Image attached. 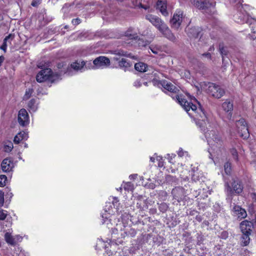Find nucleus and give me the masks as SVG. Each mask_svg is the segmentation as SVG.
Listing matches in <instances>:
<instances>
[{"label": "nucleus", "instance_id": "nucleus-1", "mask_svg": "<svg viewBox=\"0 0 256 256\" xmlns=\"http://www.w3.org/2000/svg\"><path fill=\"white\" fill-rule=\"evenodd\" d=\"M120 204L116 197H112V202H106L101 214L102 224L110 229L112 236L114 238H124L126 236H134L136 230L130 226V216L126 212L119 210Z\"/></svg>", "mask_w": 256, "mask_h": 256}, {"label": "nucleus", "instance_id": "nucleus-2", "mask_svg": "<svg viewBox=\"0 0 256 256\" xmlns=\"http://www.w3.org/2000/svg\"><path fill=\"white\" fill-rule=\"evenodd\" d=\"M189 116L193 119L196 126L204 132L205 137L209 146L208 152L210 158L216 164L219 158H221L224 152V142L222 137L215 130H210L204 132V127L206 124L207 116L206 113H188Z\"/></svg>", "mask_w": 256, "mask_h": 256}, {"label": "nucleus", "instance_id": "nucleus-3", "mask_svg": "<svg viewBox=\"0 0 256 256\" xmlns=\"http://www.w3.org/2000/svg\"><path fill=\"white\" fill-rule=\"evenodd\" d=\"M157 85L158 87H162L165 90L170 92L172 94L171 96L172 98L175 100L186 111L188 112L190 110L195 111L198 108L202 111L200 104L194 97L191 98L190 102L186 100L183 96L177 94L179 92L178 88L171 82L164 80L158 82Z\"/></svg>", "mask_w": 256, "mask_h": 256}, {"label": "nucleus", "instance_id": "nucleus-4", "mask_svg": "<svg viewBox=\"0 0 256 256\" xmlns=\"http://www.w3.org/2000/svg\"><path fill=\"white\" fill-rule=\"evenodd\" d=\"M146 18L168 40L176 42L177 38L172 32L166 24L157 16L152 14L146 15Z\"/></svg>", "mask_w": 256, "mask_h": 256}, {"label": "nucleus", "instance_id": "nucleus-5", "mask_svg": "<svg viewBox=\"0 0 256 256\" xmlns=\"http://www.w3.org/2000/svg\"><path fill=\"white\" fill-rule=\"evenodd\" d=\"M222 176L224 182V191L227 196L226 200L232 204V196L241 194L244 187L242 182L238 178H232V182H229L224 174H222Z\"/></svg>", "mask_w": 256, "mask_h": 256}, {"label": "nucleus", "instance_id": "nucleus-6", "mask_svg": "<svg viewBox=\"0 0 256 256\" xmlns=\"http://www.w3.org/2000/svg\"><path fill=\"white\" fill-rule=\"evenodd\" d=\"M233 1L234 2L236 3L234 6V20L235 22L240 24L246 23L248 20L251 18L248 13L249 6L248 5H242L241 3V0H233Z\"/></svg>", "mask_w": 256, "mask_h": 256}, {"label": "nucleus", "instance_id": "nucleus-7", "mask_svg": "<svg viewBox=\"0 0 256 256\" xmlns=\"http://www.w3.org/2000/svg\"><path fill=\"white\" fill-rule=\"evenodd\" d=\"M66 73V72L64 70H61L60 72L54 74L50 68H46L42 70L38 74L36 80L38 82L46 80L53 82L60 78L62 74Z\"/></svg>", "mask_w": 256, "mask_h": 256}, {"label": "nucleus", "instance_id": "nucleus-8", "mask_svg": "<svg viewBox=\"0 0 256 256\" xmlns=\"http://www.w3.org/2000/svg\"><path fill=\"white\" fill-rule=\"evenodd\" d=\"M192 4L198 9L208 14L214 13L216 2L212 0H190Z\"/></svg>", "mask_w": 256, "mask_h": 256}, {"label": "nucleus", "instance_id": "nucleus-9", "mask_svg": "<svg viewBox=\"0 0 256 256\" xmlns=\"http://www.w3.org/2000/svg\"><path fill=\"white\" fill-rule=\"evenodd\" d=\"M236 126L240 136L244 139L248 138L250 134L248 124L244 118L236 121Z\"/></svg>", "mask_w": 256, "mask_h": 256}, {"label": "nucleus", "instance_id": "nucleus-10", "mask_svg": "<svg viewBox=\"0 0 256 256\" xmlns=\"http://www.w3.org/2000/svg\"><path fill=\"white\" fill-rule=\"evenodd\" d=\"M208 92L214 98H220L222 97L224 93V90L220 86L213 83L208 84Z\"/></svg>", "mask_w": 256, "mask_h": 256}, {"label": "nucleus", "instance_id": "nucleus-11", "mask_svg": "<svg viewBox=\"0 0 256 256\" xmlns=\"http://www.w3.org/2000/svg\"><path fill=\"white\" fill-rule=\"evenodd\" d=\"M183 18V12L180 10H176L170 20L171 27L174 30H178L181 25Z\"/></svg>", "mask_w": 256, "mask_h": 256}, {"label": "nucleus", "instance_id": "nucleus-12", "mask_svg": "<svg viewBox=\"0 0 256 256\" xmlns=\"http://www.w3.org/2000/svg\"><path fill=\"white\" fill-rule=\"evenodd\" d=\"M93 64L94 68H104L110 65V60L106 56H100L94 60Z\"/></svg>", "mask_w": 256, "mask_h": 256}, {"label": "nucleus", "instance_id": "nucleus-13", "mask_svg": "<svg viewBox=\"0 0 256 256\" xmlns=\"http://www.w3.org/2000/svg\"><path fill=\"white\" fill-rule=\"evenodd\" d=\"M172 193L174 198L178 202L184 199L186 194L184 190L180 187L175 188L172 190Z\"/></svg>", "mask_w": 256, "mask_h": 256}, {"label": "nucleus", "instance_id": "nucleus-14", "mask_svg": "<svg viewBox=\"0 0 256 256\" xmlns=\"http://www.w3.org/2000/svg\"><path fill=\"white\" fill-rule=\"evenodd\" d=\"M6 220V227H10L12 224V218L6 210L0 208V220Z\"/></svg>", "mask_w": 256, "mask_h": 256}, {"label": "nucleus", "instance_id": "nucleus-15", "mask_svg": "<svg viewBox=\"0 0 256 256\" xmlns=\"http://www.w3.org/2000/svg\"><path fill=\"white\" fill-rule=\"evenodd\" d=\"M250 28L251 33L248 34V38L250 40H254L256 38V20L250 18L246 21Z\"/></svg>", "mask_w": 256, "mask_h": 256}, {"label": "nucleus", "instance_id": "nucleus-16", "mask_svg": "<svg viewBox=\"0 0 256 256\" xmlns=\"http://www.w3.org/2000/svg\"><path fill=\"white\" fill-rule=\"evenodd\" d=\"M252 226V222L245 220L240 223V228L242 234H250Z\"/></svg>", "mask_w": 256, "mask_h": 256}, {"label": "nucleus", "instance_id": "nucleus-17", "mask_svg": "<svg viewBox=\"0 0 256 256\" xmlns=\"http://www.w3.org/2000/svg\"><path fill=\"white\" fill-rule=\"evenodd\" d=\"M232 211L234 215L236 216L240 219L244 218L247 216L246 210L239 206H234L232 208Z\"/></svg>", "mask_w": 256, "mask_h": 256}, {"label": "nucleus", "instance_id": "nucleus-18", "mask_svg": "<svg viewBox=\"0 0 256 256\" xmlns=\"http://www.w3.org/2000/svg\"><path fill=\"white\" fill-rule=\"evenodd\" d=\"M156 8L164 16H167L168 12L166 10L167 4L166 0H158L156 2Z\"/></svg>", "mask_w": 256, "mask_h": 256}, {"label": "nucleus", "instance_id": "nucleus-19", "mask_svg": "<svg viewBox=\"0 0 256 256\" xmlns=\"http://www.w3.org/2000/svg\"><path fill=\"white\" fill-rule=\"evenodd\" d=\"M18 122L22 126H25L30 123V117L28 113H18Z\"/></svg>", "mask_w": 256, "mask_h": 256}, {"label": "nucleus", "instance_id": "nucleus-20", "mask_svg": "<svg viewBox=\"0 0 256 256\" xmlns=\"http://www.w3.org/2000/svg\"><path fill=\"white\" fill-rule=\"evenodd\" d=\"M192 180L193 182H204L202 174L201 172L198 171V169L195 170L194 168H192L191 171Z\"/></svg>", "mask_w": 256, "mask_h": 256}, {"label": "nucleus", "instance_id": "nucleus-21", "mask_svg": "<svg viewBox=\"0 0 256 256\" xmlns=\"http://www.w3.org/2000/svg\"><path fill=\"white\" fill-rule=\"evenodd\" d=\"M186 31L190 37L198 38L199 35L200 34V31L199 28L194 27L190 28L188 26L186 28Z\"/></svg>", "mask_w": 256, "mask_h": 256}, {"label": "nucleus", "instance_id": "nucleus-22", "mask_svg": "<svg viewBox=\"0 0 256 256\" xmlns=\"http://www.w3.org/2000/svg\"><path fill=\"white\" fill-rule=\"evenodd\" d=\"M14 167V163L9 158H5L2 162V168L4 172L10 171Z\"/></svg>", "mask_w": 256, "mask_h": 256}, {"label": "nucleus", "instance_id": "nucleus-23", "mask_svg": "<svg viewBox=\"0 0 256 256\" xmlns=\"http://www.w3.org/2000/svg\"><path fill=\"white\" fill-rule=\"evenodd\" d=\"M28 138L27 132L24 131L20 132L14 136V142L15 144H18L22 140H26Z\"/></svg>", "mask_w": 256, "mask_h": 256}, {"label": "nucleus", "instance_id": "nucleus-24", "mask_svg": "<svg viewBox=\"0 0 256 256\" xmlns=\"http://www.w3.org/2000/svg\"><path fill=\"white\" fill-rule=\"evenodd\" d=\"M12 230H8V232H6L4 236V240L6 242L12 246L15 245V240L14 239V236H12Z\"/></svg>", "mask_w": 256, "mask_h": 256}, {"label": "nucleus", "instance_id": "nucleus-25", "mask_svg": "<svg viewBox=\"0 0 256 256\" xmlns=\"http://www.w3.org/2000/svg\"><path fill=\"white\" fill-rule=\"evenodd\" d=\"M222 108L225 112H231L234 108L233 102L230 100H226L222 104Z\"/></svg>", "mask_w": 256, "mask_h": 256}, {"label": "nucleus", "instance_id": "nucleus-26", "mask_svg": "<svg viewBox=\"0 0 256 256\" xmlns=\"http://www.w3.org/2000/svg\"><path fill=\"white\" fill-rule=\"evenodd\" d=\"M85 64V62L83 60H76L71 64L70 67L76 71L80 70L82 72L84 69Z\"/></svg>", "mask_w": 256, "mask_h": 256}, {"label": "nucleus", "instance_id": "nucleus-27", "mask_svg": "<svg viewBox=\"0 0 256 256\" xmlns=\"http://www.w3.org/2000/svg\"><path fill=\"white\" fill-rule=\"evenodd\" d=\"M110 246L112 247V245L110 244L108 242H105L101 238H98L96 242V248L97 250H101L102 248H104L106 250Z\"/></svg>", "mask_w": 256, "mask_h": 256}, {"label": "nucleus", "instance_id": "nucleus-28", "mask_svg": "<svg viewBox=\"0 0 256 256\" xmlns=\"http://www.w3.org/2000/svg\"><path fill=\"white\" fill-rule=\"evenodd\" d=\"M138 30L134 28H130L125 33L126 36L130 39H135L138 38Z\"/></svg>", "mask_w": 256, "mask_h": 256}, {"label": "nucleus", "instance_id": "nucleus-29", "mask_svg": "<svg viewBox=\"0 0 256 256\" xmlns=\"http://www.w3.org/2000/svg\"><path fill=\"white\" fill-rule=\"evenodd\" d=\"M155 160L158 162V167L162 168L164 166V160L162 156H158L157 154H154L153 156L150 158V160L152 162H154Z\"/></svg>", "mask_w": 256, "mask_h": 256}, {"label": "nucleus", "instance_id": "nucleus-30", "mask_svg": "<svg viewBox=\"0 0 256 256\" xmlns=\"http://www.w3.org/2000/svg\"><path fill=\"white\" fill-rule=\"evenodd\" d=\"M135 69L140 72H146L148 70V66L143 62H138L134 64Z\"/></svg>", "mask_w": 256, "mask_h": 256}, {"label": "nucleus", "instance_id": "nucleus-31", "mask_svg": "<svg viewBox=\"0 0 256 256\" xmlns=\"http://www.w3.org/2000/svg\"><path fill=\"white\" fill-rule=\"evenodd\" d=\"M28 107L29 108V110L35 112L38 110V102L37 100L35 99L31 100L28 104Z\"/></svg>", "mask_w": 256, "mask_h": 256}, {"label": "nucleus", "instance_id": "nucleus-32", "mask_svg": "<svg viewBox=\"0 0 256 256\" xmlns=\"http://www.w3.org/2000/svg\"><path fill=\"white\" fill-rule=\"evenodd\" d=\"M13 148V144L11 141L6 140L4 142V148L6 152H11Z\"/></svg>", "mask_w": 256, "mask_h": 256}, {"label": "nucleus", "instance_id": "nucleus-33", "mask_svg": "<svg viewBox=\"0 0 256 256\" xmlns=\"http://www.w3.org/2000/svg\"><path fill=\"white\" fill-rule=\"evenodd\" d=\"M14 253L18 256H29V254L28 252H25L20 247H17L15 248Z\"/></svg>", "mask_w": 256, "mask_h": 256}, {"label": "nucleus", "instance_id": "nucleus-34", "mask_svg": "<svg viewBox=\"0 0 256 256\" xmlns=\"http://www.w3.org/2000/svg\"><path fill=\"white\" fill-rule=\"evenodd\" d=\"M250 234H242V243L243 244V245L244 246H247L250 242Z\"/></svg>", "mask_w": 256, "mask_h": 256}, {"label": "nucleus", "instance_id": "nucleus-35", "mask_svg": "<svg viewBox=\"0 0 256 256\" xmlns=\"http://www.w3.org/2000/svg\"><path fill=\"white\" fill-rule=\"evenodd\" d=\"M12 36V35L11 34H10L8 36H6L2 44L0 47V48L2 50H4V52H6L7 42L9 40L10 38Z\"/></svg>", "mask_w": 256, "mask_h": 256}, {"label": "nucleus", "instance_id": "nucleus-36", "mask_svg": "<svg viewBox=\"0 0 256 256\" xmlns=\"http://www.w3.org/2000/svg\"><path fill=\"white\" fill-rule=\"evenodd\" d=\"M119 66L121 68H128L130 66L131 64L129 62H128L125 58H122L119 62Z\"/></svg>", "mask_w": 256, "mask_h": 256}, {"label": "nucleus", "instance_id": "nucleus-37", "mask_svg": "<svg viewBox=\"0 0 256 256\" xmlns=\"http://www.w3.org/2000/svg\"><path fill=\"white\" fill-rule=\"evenodd\" d=\"M224 170L226 174L229 176L231 174L232 167L231 164L229 162H226L224 165Z\"/></svg>", "mask_w": 256, "mask_h": 256}, {"label": "nucleus", "instance_id": "nucleus-38", "mask_svg": "<svg viewBox=\"0 0 256 256\" xmlns=\"http://www.w3.org/2000/svg\"><path fill=\"white\" fill-rule=\"evenodd\" d=\"M230 153L232 156V158L234 160H235L236 162H238V155L237 150L236 148H232L230 150Z\"/></svg>", "mask_w": 256, "mask_h": 256}, {"label": "nucleus", "instance_id": "nucleus-39", "mask_svg": "<svg viewBox=\"0 0 256 256\" xmlns=\"http://www.w3.org/2000/svg\"><path fill=\"white\" fill-rule=\"evenodd\" d=\"M136 43L138 46L141 48L146 46L148 45L149 44V42L144 40L143 38H138L136 41Z\"/></svg>", "mask_w": 256, "mask_h": 256}, {"label": "nucleus", "instance_id": "nucleus-40", "mask_svg": "<svg viewBox=\"0 0 256 256\" xmlns=\"http://www.w3.org/2000/svg\"><path fill=\"white\" fill-rule=\"evenodd\" d=\"M120 253V251L113 252L111 250L108 251V250H106L104 256H122Z\"/></svg>", "mask_w": 256, "mask_h": 256}, {"label": "nucleus", "instance_id": "nucleus-41", "mask_svg": "<svg viewBox=\"0 0 256 256\" xmlns=\"http://www.w3.org/2000/svg\"><path fill=\"white\" fill-rule=\"evenodd\" d=\"M124 188L126 190L132 191L134 189V184L130 182H127L124 184Z\"/></svg>", "mask_w": 256, "mask_h": 256}, {"label": "nucleus", "instance_id": "nucleus-42", "mask_svg": "<svg viewBox=\"0 0 256 256\" xmlns=\"http://www.w3.org/2000/svg\"><path fill=\"white\" fill-rule=\"evenodd\" d=\"M115 54L120 56H124L126 57L131 58V54L128 53L123 50H118L115 52Z\"/></svg>", "mask_w": 256, "mask_h": 256}, {"label": "nucleus", "instance_id": "nucleus-43", "mask_svg": "<svg viewBox=\"0 0 256 256\" xmlns=\"http://www.w3.org/2000/svg\"><path fill=\"white\" fill-rule=\"evenodd\" d=\"M33 90L32 88H28L26 90L25 94L24 96V100H26L28 99L32 96L33 92Z\"/></svg>", "mask_w": 256, "mask_h": 256}, {"label": "nucleus", "instance_id": "nucleus-44", "mask_svg": "<svg viewBox=\"0 0 256 256\" xmlns=\"http://www.w3.org/2000/svg\"><path fill=\"white\" fill-rule=\"evenodd\" d=\"M220 51L222 57V60H224V56L227 55L228 51L226 48L224 47L222 45H220Z\"/></svg>", "mask_w": 256, "mask_h": 256}, {"label": "nucleus", "instance_id": "nucleus-45", "mask_svg": "<svg viewBox=\"0 0 256 256\" xmlns=\"http://www.w3.org/2000/svg\"><path fill=\"white\" fill-rule=\"evenodd\" d=\"M168 208V205L166 203L164 202L160 204L158 206L159 210L162 212H166Z\"/></svg>", "mask_w": 256, "mask_h": 256}, {"label": "nucleus", "instance_id": "nucleus-46", "mask_svg": "<svg viewBox=\"0 0 256 256\" xmlns=\"http://www.w3.org/2000/svg\"><path fill=\"white\" fill-rule=\"evenodd\" d=\"M7 178L5 175H0V186H4L6 184Z\"/></svg>", "mask_w": 256, "mask_h": 256}, {"label": "nucleus", "instance_id": "nucleus-47", "mask_svg": "<svg viewBox=\"0 0 256 256\" xmlns=\"http://www.w3.org/2000/svg\"><path fill=\"white\" fill-rule=\"evenodd\" d=\"M7 192H6L5 194L6 201L7 200H10V199L12 197L13 194L12 192H10V190L7 188Z\"/></svg>", "mask_w": 256, "mask_h": 256}, {"label": "nucleus", "instance_id": "nucleus-48", "mask_svg": "<svg viewBox=\"0 0 256 256\" xmlns=\"http://www.w3.org/2000/svg\"><path fill=\"white\" fill-rule=\"evenodd\" d=\"M150 48L152 52L154 54H158L160 51V47H155L151 46Z\"/></svg>", "mask_w": 256, "mask_h": 256}, {"label": "nucleus", "instance_id": "nucleus-49", "mask_svg": "<svg viewBox=\"0 0 256 256\" xmlns=\"http://www.w3.org/2000/svg\"><path fill=\"white\" fill-rule=\"evenodd\" d=\"M14 239L15 240V244H16L17 242H20L22 240V237L19 234H16L14 236Z\"/></svg>", "mask_w": 256, "mask_h": 256}, {"label": "nucleus", "instance_id": "nucleus-50", "mask_svg": "<svg viewBox=\"0 0 256 256\" xmlns=\"http://www.w3.org/2000/svg\"><path fill=\"white\" fill-rule=\"evenodd\" d=\"M4 203V192L0 190V206H3Z\"/></svg>", "mask_w": 256, "mask_h": 256}, {"label": "nucleus", "instance_id": "nucleus-51", "mask_svg": "<svg viewBox=\"0 0 256 256\" xmlns=\"http://www.w3.org/2000/svg\"><path fill=\"white\" fill-rule=\"evenodd\" d=\"M167 156V158L168 160V162H170V163H172V160L173 158H174L176 156L175 154H167L166 155Z\"/></svg>", "mask_w": 256, "mask_h": 256}, {"label": "nucleus", "instance_id": "nucleus-52", "mask_svg": "<svg viewBox=\"0 0 256 256\" xmlns=\"http://www.w3.org/2000/svg\"><path fill=\"white\" fill-rule=\"evenodd\" d=\"M40 3V0H33L31 4L34 7L38 6Z\"/></svg>", "mask_w": 256, "mask_h": 256}, {"label": "nucleus", "instance_id": "nucleus-53", "mask_svg": "<svg viewBox=\"0 0 256 256\" xmlns=\"http://www.w3.org/2000/svg\"><path fill=\"white\" fill-rule=\"evenodd\" d=\"M80 22H81V20L78 18L73 19L72 20V23L74 25H78V24H80Z\"/></svg>", "mask_w": 256, "mask_h": 256}, {"label": "nucleus", "instance_id": "nucleus-54", "mask_svg": "<svg viewBox=\"0 0 256 256\" xmlns=\"http://www.w3.org/2000/svg\"><path fill=\"white\" fill-rule=\"evenodd\" d=\"M134 86L136 88H139L142 86V82L140 80H136L134 84Z\"/></svg>", "mask_w": 256, "mask_h": 256}, {"label": "nucleus", "instance_id": "nucleus-55", "mask_svg": "<svg viewBox=\"0 0 256 256\" xmlns=\"http://www.w3.org/2000/svg\"><path fill=\"white\" fill-rule=\"evenodd\" d=\"M184 154H186V152H184L182 148H180L178 152V156L182 157L184 155Z\"/></svg>", "mask_w": 256, "mask_h": 256}, {"label": "nucleus", "instance_id": "nucleus-56", "mask_svg": "<svg viewBox=\"0 0 256 256\" xmlns=\"http://www.w3.org/2000/svg\"><path fill=\"white\" fill-rule=\"evenodd\" d=\"M250 197L252 198L253 202H256V193H252L250 194Z\"/></svg>", "mask_w": 256, "mask_h": 256}, {"label": "nucleus", "instance_id": "nucleus-57", "mask_svg": "<svg viewBox=\"0 0 256 256\" xmlns=\"http://www.w3.org/2000/svg\"><path fill=\"white\" fill-rule=\"evenodd\" d=\"M137 174H130V176H129V178L130 179V180H132V179H136V178L137 177Z\"/></svg>", "mask_w": 256, "mask_h": 256}, {"label": "nucleus", "instance_id": "nucleus-58", "mask_svg": "<svg viewBox=\"0 0 256 256\" xmlns=\"http://www.w3.org/2000/svg\"><path fill=\"white\" fill-rule=\"evenodd\" d=\"M202 56L208 58H211V56H210V52L204 54H202Z\"/></svg>", "mask_w": 256, "mask_h": 256}, {"label": "nucleus", "instance_id": "nucleus-59", "mask_svg": "<svg viewBox=\"0 0 256 256\" xmlns=\"http://www.w3.org/2000/svg\"><path fill=\"white\" fill-rule=\"evenodd\" d=\"M251 164L256 169V157L255 160L251 162Z\"/></svg>", "mask_w": 256, "mask_h": 256}, {"label": "nucleus", "instance_id": "nucleus-60", "mask_svg": "<svg viewBox=\"0 0 256 256\" xmlns=\"http://www.w3.org/2000/svg\"><path fill=\"white\" fill-rule=\"evenodd\" d=\"M4 60V57L2 56H0V66L2 65Z\"/></svg>", "mask_w": 256, "mask_h": 256}, {"label": "nucleus", "instance_id": "nucleus-61", "mask_svg": "<svg viewBox=\"0 0 256 256\" xmlns=\"http://www.w3.org/2000/svg\"><path fill=\"white\" fill-rule=\"evenodd\" d=\"M64 66V64L62 63H60V64H58V68H59V69H61Z\"/></svg>", "mask_w": 256, "mask_h": 256}, {"label": "nucleus", "instance_id": "nucleus-62", "mask_svg": "<svg viewBox=\"0 0 256 256\" xmlns=\"http://www.w3.org/2000/svg\"><path fill=\"white\" fill-rule=\"evenodd\" d=\"M222 237L224 238V237H226L227 236V234H226V232H223L222 233Z\"/></svg>", "mask_w": 256, "mask_h": 256}, {"label": "nucleus", "instance_id": "nucleus-63", "mask_svg": "<svg viewBox=\"0 0 256 256\" xmlns=\"http://www.w3.org/2000/svg\"><path fill=\"white\" fill-rule=\"evenodd\" d=\"M18 112H27L26 110L24 108H22Z\"/></svg>", "mask_w": 256, "mask_h": 256}, {"label": "nucleus", "instance_id": "nucleus-64", "mask_svg": "<svg viewBox=\"0 0 256 256\" xmlns=\"http://www.w3.org/2000/svg\"><path fill=\"white\" fill-rule=\"evenodd\" d=\"M214 50V47L213 46H211L209 48V51H212Z\"/></svg>", "mask_w": 256, "mask_h": 256}]
</instances>
